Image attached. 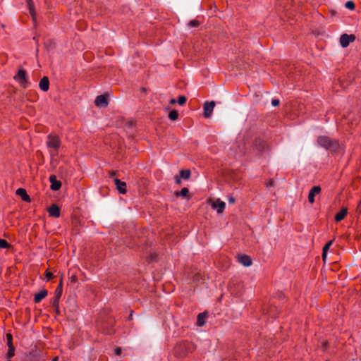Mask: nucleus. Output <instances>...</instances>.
<instances>
[{
    "instance_id": "f257e3e1",
    "label": "nucleus",
    "mask_w": 361,
    "mask_h": 361,
    "mask_svg": "<svg viewBox=\"0 0 361 361\" xmlns=\"http://www.w3.org/2000/svg\"><path fill=\"white\" fill-rule=\"evenodd\" d=\"M319 146L331 151H336L338 148V142L327 136H320L317 139Z\"/></svg>"
},
{
    "instance_id": "f03ea898",
    "label": "nucleus",
    "mask_w": 361,
    "mask_h": 361,
    "mask_svg": "<svg viewBox=\"0 0 361 361\" xmlns=\"http://www.w3.org/2000/svg\"><path fill=\"white\" fill-rule=\"evenodd\" d=\"M192 345L190 343L183 341L176 345L174 348V354L176 357H183L191 352Z\"/></svg>"
},
{
    "instance_id": "7ed1b4c3",
    "label": "nucleus",
    "mask_w": 361,
    "mask_h": 361,
    "mask_svg": "<svg viewBox=\"0 0 361 361\" xmlns=\"http://www.w3.org/2000/svg\"><path fill=\"white\" fill-rule=\"evenodd\" d=\"M47 145L50 149L49 152L51 157L57 155V151L60 147V140L57 137L49 135Z\"/></svg>"
},
{
    "instance_id": "20e7f679",
    "label": "nucleus",
    "mask_w": 361,
    "mask_h": 361,
    "mask_svg": "<svg viewBox=\"0 0 361 361\" xmlns=\"http://www.w3.org/2000/svg\"><path fill=\"white\" fill-rule=\"evenodd\" d=\"M13 78L23 88H26L30 84L27 81V72L22 68L18 69V73L14 76Z\"/></svg>"
},
{
    "instance_id": "39448f33",
    "label": "nucleus",
    "mask_w": 361,
    "mask_h": 361,
    "mask_svg": "<svg viewBox=\"0 0 361 361\" xmlns=\"http://www.w3.org/2000/svg\"><path fill=\"white\" fill-rule=\"evenodd\" d=\"M254 148L257 151L259 155H262L269 150V146L267 142L260 138H257L255 140Z\"/></svg>"
},
{
    "instance_id": "423d86ee",
    "label": "nucleus",
    "mask_w": 361,
    "mask_h": 361,
    "mask_svg": "<svg viewBox=\"0 0 361 361\" xmlns=\"http://www.w3.org/2000/svg\"><path fill=\"white\" fill-rule=\"evenodd\" d=\"M62 290H63V282L62 279H61L59 284L56 287L55 292H54V298L51 300V305L54 307L58 309L59 308V300L62 295Z\"/></svg>"
},
{
    "instance_id": "0eeeda50",
    "label": "nucleus",
    "mask_w": 361,
    "mask_h": 361,
    "mask_svg": "<svg viewBox=\"0 0 361 361\" xmlns=\"http://www.w3.org/2000/svg\"><path fill=\"white\" fill-rule=\"evenodd\" d=\"M355 40V36L354 35L344 33L340 37V44L343 48H346L350 42H353Z\"/></svg>"
},
{
    "instance_id": "6e6552de",
    "label": "nucleus",
    "mask_w": 361,
    "mask_h": 361,
    "mask_svg": "<svg viewBox=\"0 0 361 361\" xmlns=\"http://www.w3.org/2000/svg\"><path fill=\"white\" fill-rule=\"evenodd\" d=\"M215 106V102H206L204 104V116L205 118H210Z\"/></svg>"
},
{
    "instance_id": "1a4fd4ad",
    "label": "nucleus",
    "mask_w": 361,
    "mask_h": 361,
    "mask_svg": "<svg viewBox=\"0 0 361 361\" xmlns=\"http://www.w3.org/2000/svg\"><path fill=\"white\" fill-rule=\"evenodd\" d=\"M321 192V188L318 185L314 186L310 190L308 195V201L310 203L313 204L314 202V197L315 195L319 194Z\"/></svg>"
},
{
    "instance_id": "9d476101",
    "label": "nucleus",
    "mask_w": 361,
    "mask_h": 361,
    "mask_svg": "<svg viewBox=\"0 0 361 361\" xmlns=\"http://www.w3.org/2000/svg\"><path fill=\"white\" fill-rule=\"evenodd\" d=\"M212 207L214 209L216 210L218 214H221L224 210L226 204L224 202L220 200V199H217L212 203Z\"/></svg>"
},
{
    "instance_id": "9b49d317",
    "label": "nucleus",
    "mask_w": 361,
    "mask_h": 361,
    "mask_svg": "<svg viewBox=\"0 0 361 361\" xmlns=\"http://www.w3.org/2000/svg\"><path fill=\"white\" fill-rule=\"evenodd\" d=\"M94 104L97 106L105 107L108 105L107 98L105 95L101 94L96 97Z\"/></svg>"
},
{
    "instance_id": "f8f14e48",
    "label": "nucleus",
    "mask_w": 361,
    "mask_h": 361,
    "mask_svg": "<svg viewBox=\"0 0 361 361\" xmlns=\"http://www.w3.org/2000/svg\"><path fill=\"white\" fill-rule=\"evenodd\" d=\"M49 181L51 183L50 188L52 190L56 191L61 188V181L56 180V176H54V175L50 176Z\"/></svg>"
},
{
    "instance_id": "ddd939ff",
    "label": "nucleus",
    "mask_w": 361,
    "mask_h": 361,
    "mask_svg": "<svg viewBox=\"0 0 361 361\" xmlns=\"http://www.w3.org/2000/svg\"><path fill=\"white\" fill-rule=\"evenodd\" d=\"M238 261L245 267H250L252 263L250 257L246 255H238Z\"/></svg>"
},
{
    "instance_id": "4468645a",
    "label": "nucleus",
    "mask_w": 361,
    "mask_h": 361,
    "mask_svg": "<svg viewBox=\"0 0 361 361\" xmlns=\"http://www.w3.org/2000/svg\"><path fill=\"white\" fill-rule=\"evenodd\" d=\"M114 183L116 186V189L121 194H125L126 192V183L120 179L115 178Z\"/></svg>"
},
{
    "instance_id": "2eb2a0df",
    "label": "nucleus",
    "mask_w": 361,
    "mask_h": 361,
    "mask_svg": "<svg viewBox=\"0 0 361 361\" xmlns=\"http://www.w3.org/2000/svg\"><path fill=\"white\" fill-rule=\"evenodd\" d=\"M48 212L51 217L58 218L60 216V208L55 204L48 208Z\"/></svg>"
},
{
    "instance_id": "dca6fc26",
    "label": "nucleus",
    "mask_w": 361,
    "mask_h": 361,
    "mask_svg": "<svg viewBox=\"0 0 361 361\" xmlns=\"http://www.w3.org/2000/svg\"><path fill=\"white\" fill-rule=\"evenodd\" d=\"M16 195H19L22 200L25 202H30L31 199L30 196L27 195L26 190L23 188H18L16 192Z\"/></svg>"
},
{
    "instance_id": "f3484780",
    "label": "nucleus",
    "mask_w": 361,
    "mask_h": 361,
    "mask_svg": "<svg viewBox=\"0 0 361 361\" xmlns=\"http://www.w3.org/2000/svg\"><path fill=\"white\" fill-rule=\"evenodd\" d=\"M39 87L44 92L48 91L49 88V81L47 77L44 76L41 79Z\"/></svg>"
},
{
    "instance_id": "a211bd4d",
    "label": "nucleus",
    "mask_w": 361,
    "mask_h": 361,
    "mask_svg": "<svg viewBox=\"0 0 361 361\" xmlns=\"http://www.w3.org/2000/svg\"><path fill=\"white\" fill-rule=\"evenodd\" d=\"M47 294H48V292L47 290H45V289L42 290L38 293L35 295L34 302L35 303H39L47 295Z\"/></svg>"
},
{
    "instance_id": "6ab92c4d",
    "label": "nucleus",
    "mask_w": 361,
    "mask_h": 361,
    "mask_svg": "<svg viewBox=\"0 0 361 361\" xmlns=\"http://www.w3.org/2000/svg\"><path fill=\"white\" fill-rule=\"evenodd\" d=\"M207 317L206 312L200 313L197 315V324L199 326H203L205 324V319Z\"/></svg>"
},
{
    "instance_id": "aec40b11",
    "label": "nucleus",
    "mask_w": 361,
    "mask_h": 361,
    "mask_svg": "<svg viewBox=\"0 0 361 361\" xmlns=\"http://www.w3.org/2000/svg\"><path fill=\"white\" fill-rule=\"evenodd\" d=\"M347 209L343 208L338 213H337L335 216V220L336 221H342L345 216L347 215Z\"/></svg>"
},
{
    "instance_id": "412c9836",
    "label": "nucleus",
    "mask_w": 361,
    "mask_h": 361,
    "mask_svg": "<svg viewBox=\"0 0 361 361\" xmlns=\"http://www.w3.org/2000/svg\"><path fill=\"white\" fill-rule=\"evenodd\" d=\"M189 190L187 188H183L180 191H176L175 195L176 197H181L183 198H186L188 195Z\"/></svg>"
},
{
    "instance_id": "4be33fe9",
    "label": "nucleus",
    "mask_w": 361,
    "mask_h": 361,
    "mask_svg": "<svg viewBox=\"0 0 361 361\" xmlns=\"http://www.w3.org/2000/svg\"><path fill=\"white\" fill-rule=\"evenodd\" d=\"M30 13L33 19L35 18V10L32 0H26Z\"/></svg>"
},
{
    "instance_id": "5701e85b",
    "label": "nucleus",
    "mask_w": 361,
    "mask_h": 361,
    "mask_svg": "<svg viewBox=\"0 0 361 361\" xmlns=\"http://www.w3.org/2000/svg\"><path fill=\"white\" fill-rule=\"evenodd\" d=\"M190 175H191V173H190V170L182 169L180 171V176L181 177V178H183L185 180L188 179V178H190Z\"/></svg>"
},
{
    "instance_id": "b1692460",
    "label": "nucleus",
    "mask_w": 361,
    "mask_h": 361,
    "mask_svg": "<svg viewBox=\"0 0 361 361\" xmlns=\"http://www.w3.org/2000/svg\"><path fill=\"white\" fill-rule=\"evenodd\" d=\"M169 117L171 121H176L178 117V113L176 110H172L169 112Z\"/></svg>"
},
{
    "instance_id": "393cba45",
    "label": "nucleus",
    "mask_w": 361,
    "mask_h": 361,
    "mask_svg": "<svg viewBox=\"0 0 361 361\" xmlns=\"http://www.w3.org/2000/svg\"><path fill=\"white\" fill-rule=\"evenodd\" d=\"M15 354V347L13 345L8 346V350L6 354L8 359L11 358Z\"/></svg>"
},
{
    "instance_id": "a878e982",
    "label": "nucleus",
    "mask_w": 361,
    "mask_h": 361,
    "mask_svg": "<svg viewBox=\"0 0 361 361\" xmlns=\"http://www.w3.org/2000/svg\"><path fill=\"white\" fill-rule=\"evenodd\" d=\"M10 246H11L10 244L6 240L0 239V248H1V249L8 248V247H10Z\"/></svg>"
},
{
    "instance_id": "bb28decb",
    "label": "nucleus",
    "mask_w": 361,
    "mask_h": 361,
    "mask_svg": "<svg viewBox=\"0 0 361 361\" xmlns=\"http://www.w3.org/2000/svg\"><path fill=\"white\" fill-rule=\"evenodd\" d=\"M345 8H347L348 9H350V10H354L355 9V5L354 4L353 1H348L345 3Z\"/></svg>"
},
{
    "instance_id": "cd10ccee",
    "label": "nucleus",
    "mask_w": 361,
    "mask_h": 361,
    "mask_svg": "<svg viewBox=\"0 0 361 361\" xmlns=\"http://www.w3.org/2000/svg\"><path fill=\"white\" fill-rule=\"evenodd\" d=\"M187 98L185 96L181 95L178 97L177 102L178 103L179 105L183 106L185 104Z\"/></svg>"
},
{
    "instance_id": "c85d7f7f",
    "label": "nucleus",
    "mask_w": 361,
    "mask_h": 361,
    "mask_svg": "<svg viewBox=\"0 0 361 361\" xmlns=\"http://www.w3.org/2000/svg\"><path fill=\"white\" fill-rule=\"evenodd\" d=\"M6 341H7V345L8 346L13 345V337H12V335L11 334H6Z\"/></svg>"
},
{
    "instance_id": "c756f323",
    "label": "nucleus",
    "mask_w": 361,
    "mask_h": 361,
    "mask_svg": "<svg viewBox=\"0 0 361 361\" xmlns=\"http://www.w3.org/2000/svg\"><path fill=\"white\" fill-rule=\"evenodd\" d=\"M188 25L191 27H196L200 25V22L197 20H190Z\"/></svg>"
},
{
    "instance_id": "7c9ffc66",
    "label": "nucleus",
    "mask_w": 361,
    "mask_h": 361,
    "mask_svg": "<svg viewBox=\"0 0 361 361\" xmlns=\"http://www.w3.org/2000/svg\"><path fill=\"white\" fill-rule=\"evenodd\" d=\"M333 243V240H330L323 247V251L324 252H328V250L329 249V247H331V245H332Z\"/></svg>"
},
{
    "instance_id": "2f4dec72",
    "label": "nucleus",
    "mask_w": 361,
    "mask_h": 361,
    "mask_svg": "<svg viewBox=\"0 0 361 361\" xmlns=\"http://www.w3.org/2000/svg\"><path fill=\"white\" fill-rule=\"evenodd\" d=\"M46 277H47V280L49 281L51 279L54 278V275L51 272L47 271H46Z\"/></svg>"
},
{
    "instance_id": "473e14b6",
    "label": "nucleus",
    "mask_w": 361,
    "mask_h": 361,
    "mask_svg": "<svg viewBox=\"0 0 361 361\" xmlns=\"http://www.w3.org/2000/svg\"><path fill=\"white\" fill-rule=\"evenodd\" d=\"M329 347V343L327 341H323L322 343V348L324 351H325Z\"/></svg>"
},
{
    "instance_id": "72a5a7b5",
    "label": "nucleus",
    "mask_w": 361,
    "mask_h": 361,
    "mask_svg": "<svg viewBox=\"0 0 361 361\" xmlns=\"http://www.w3.org/2000/svg\"><path fill=\"white\" fill-rule=\"evenodd\" d=\"M174 178H175V182L176 184H180L181 177L180 176L176 175V176H175Z\"/></svg>"
},
{
    "instance_id": "f704fd0d",
    "label": "nucleus",
    "mask_w": 361,
    "mask_h": 361,
    "mask_svg": "<svg viewBox=\"0 0 361 361\" xmlns=\"http://www.w3.org/2000/svg\"><path fill=\"white\" fill-rule=\"evenodd\" d=\"M280 102L279 99H274L271 100V104L274 106H276L279 104Z\"/></svg>"
},
{
    "instance_id": "c9c22d12",
    "label": "nucleus",
    "mask_w": 361,
    "mask_h": 361,
    "mask_svg": "<svg viewBox=\"0 0 361 361\" xmlns=\"http://www.w3.org/2000/svg\"><path fill=\"white\" fill-rule=\"evenodd\" d=\"M156 259H157L156 255H151L149 258L148 259V262H154L156 260Z\"/></svg>"
},
{
    "instance_id": "e433bc0d",
    "label": "nucleus",
    "mask_w": 361,
    "mask_h": 361,
    "mask_svg": "<svg viewBox=\"0 0 361 361\" xmlns=\"http://www.w3.org/2000/svg\"><path fill=\"white\" fill-rule=\"evenodd\" d=\"M228 201L230 204H233L235 202V199L233 196H229L228 198Z\"/></svg>"
},
{
    "instance_id": "4c0bfd02",
    "label": "nucleus",
    "mask_w": 361,
    "mask_h": 361,
    "mask_svg": "<svg viewBox=\"0 0 361 361\" xmlns=\"http://www.w3.org/2000/svg\"><path fill=\"white\" fill-rule=\"evenodd\" d=\"M267 187H272L274 186V180H269L267 183Z\"/></svg>"
},
{
    "instance_id": "58836bf2",
    "label": "nucleus",
    "mask_w": 361,
    "mask_h": 361,
    "mask_svg": "<svg viewBox=\"0 0 361 361\" xmlns=\"http://www.w3.org/2000/svg\"><path fill=\"white\" fill-rule=\"evenodd\" d=\"M121 353V349L120 348H116L115 349V354L116 355H119Z\"/></svg>"
},
{
    "instance_id": "ea45409f",
    "label": "nucleus",
    "mask_w": 361,
    "mask_h": 361,
    "mask_svg": "<svg viewBox=\"0 0 361 361\" xmlns=\"http://www.w3.org/2000/svg\"><path fill=\"white\" fill-rule=\"evenodd\" d=\"M326 256H327V252H324V251L322 250V258H323L324 260L326 259Z\"/></svg>"
},
{
    "instance_id": "a19ab883",
    "label": "nucleus",
    "mask_w": 361,
    "mask_h": 361,
    "mask_svg": "<svg viewBox=\"0 0 361 361\" xmlns=\"http://www.w3.org/2000/svg\"><path fill=\"white\" fill-rule=\"evenodd\" d=\"M357 212H359L360 213H361V202L358 204V206H357Z\"/></svg>"
},
{
    "instance_id": "79ce46f5",
    "label": "nucleus",
    "mask_w": 361,
    "mask_h": 361,
    "mask_svg": "<svg viewBox=\"0 0 361 361\" xmlns=\"http://www.w3.org/2000/svg\"><path fill=\"white\" fill-rule=\"evenodd\" d=\"M176 102H177V100H176L175 99H171L170 101V104H174Z\"/></svg>"
},
{
    "instance_id": "37998d69",
    "label": "nucleus",
    "mask_w": 361,
    "mask_h": 361,
    "mask_svg": "<svg viewBox=\"0 0 361 361\" xmlns=\"http://www.w3.org/2000/svg\"><path fill=\"white\" fill-rule=\"evenodd\" d=\"M59 357H57V356H56V357H54L52 359V360H51V361H59Z\"/></svg>"
},
{
    "instance_id": "c03bdc74",
    "label": "nucleus",
    "mask_w": 361,
    "mask_h": 361,
    "mask_svg": "<svg viewBox=\"0 0 361 361\" xmlns=\"http://www.w3.org/2000/svg\"><path fill=\"white\" fill-rule=\"evenodd\" d=\"M75 278L74 276H72V277H71V281H75Z\"/></svg>"
},
{
    "instance_id": "a18cd8bd",
    "label": "nucleus",
    "mask_w": 361,
    "mask_h": 361,
    "mask_svg": "<svg viewBox=\"0 0 361 361\" xmlns=\"http://www.w3.org/2000/svg\"><path fill=\"white\" fill-rule=\"evenodd\" d=\"M115 175V172H113L111 176H114Z\"/></svg>"
},
{
    "instance_id": "49530a36",
    "label": "nucleus",
    "mask_w": 361,
    "mask_h": 361,
    "mask_svg": "<svg viewBox=\"0 0 361 361\" xmlns=\"http://www.w3.org/2000/svg\"><path fill=\"white\" fill-rule=\"evenodd\" d=\"M7 361H11L10 360H7Z\"/></svg>"
}]
</instances>
